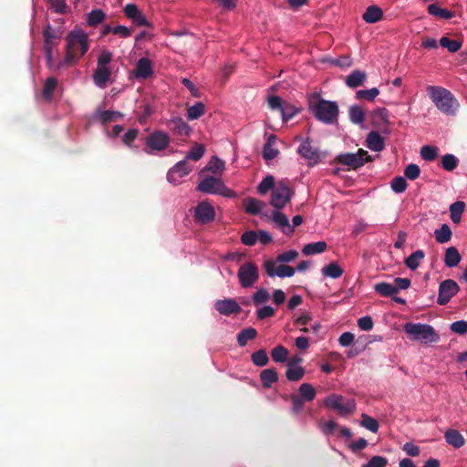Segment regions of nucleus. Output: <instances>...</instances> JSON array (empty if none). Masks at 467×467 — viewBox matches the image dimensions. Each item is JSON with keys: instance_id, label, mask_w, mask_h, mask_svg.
I'll return each instance as SVG.
<instances>
[{"instance_id": "nucleus-1", "label": "nucleus", "mask_w": 467, "mask_h": 467, "mask_svg": "<svg viewBox=\"0 0 467 467\" xmlns=\"http://www.w3.org/2000/svg\"><path fill=\"white\" fill-rule=\"evenodd\" d=\"M66 41L65 58L56 66L57 70L65 66L76 64L89 48L88 36L80 28L70 31L66 37Z\"/></svg>"}, {"instance_id": "nucleus-2", "label": "nucleus", "mask_w": 467, "mask_h": 467, "mask_svg": "<svg viewBox=\"0 0 467 467\" xmlns=\"http://www.w3.org/2000/svg\"><path fill=\"white\" fill-rule=\"evenodd\" d=\"M308 104L310 111L319 121L325 124L337 122L339 109L337 102L326 100L319 94L314 93L309 98Z\"/></svg>"}, {"instance_id": "nucleus-3", "label": "nucleus", "mask_w": 467, "mask_h": 467, "mask_svg": "<svg viewBox=\"0 0 467 467\" xmlns=\"http://www.w3.org/2000/svg\"><path fill=\"white\" fill-rule=\"evenodd\" d=\"M427 91L441 112L447 116L456 115L460 104L450 90L438 86H429Z\"/></svg>"}, {"instance_id": "nucleus-4", "label": "nucleus", "mask_w": 467, "mask_h": 467, "mask_svg": "<svg viewBox=\"0 0 467 467\" xmlns=\"http://www.w3.org/2000/svg\"><path fill=\"white\" fill-rule=\"evenodd\" d=\"M403 327L405 333L414 341L432 343L440 339L433 327L428 324L408 322Z\"/></svg>"}, {"instance_id": "nucleus-5", "label": "nucleus", "mask_w": 467, "mask_h": 467, "mask_svg": "<svg viewBox=\"0 0 467 467\" xmlns=\"http://www.w3.org/2000/svg\"><path fill=\"white\" fill-rule=\"evenodd\" d=\"M372 157L363 149H358L355 153L347 152L337 155L334 162L348 166V170H358L365 163L372 161Z\"/></svg>"}, {"instance_id": "nucleus-6", "label": "nucleus", "mask_w": 467, "mask_h": 467, "mask_svg": "<svg viewBox=\"0 0 467 467\" xmlns=\"http://www.w3.org/2000/svg\"><path fill=\"white\" fill-rule=\"evenodd\" d=\"M171 142L170 135L163 130H154L145 138V148L143 151L147 154L165 150Z\"/></svg>"}, {"instance_id": "nucleus-7", "label": "nucleus", "mask_w": 467, "mask_h": 467, "mask_svg": "<svg viewBox=\"0 0 467 467\" xmlns=\"http://www.w3.org/2000/svg\"><path fill=\"white\" fill-rule=\"evenodd\" d=\"M199 192L209 194H220L226 197L234 195V192L228 189L220 178L208 176L197 186Z\"/></svg>"}, {"instance_id": "nucleus-8", "label": "nucleus", "mask_w": 467, "mask_h": 467, "mask_svg": "<svg viewBox=\"0 0 467 467\" xmlns=\"http://www.w3.org/2000/svg\"><path fill=\"white\" fill-rule=\"evenodd\" d=\"M294 194L293 190L288 186L285 181H280L274 188L271 196V205L280 210L290 202Z\"/></svg>"}, {"instance_id": "nucleus-9", "label": "nucleus", "mask_w": 467, "mask_h": 467, "mask_svg": "<svg viewBox=\"0 0 467 467\" xmlns=\"http://www.w3.org/2000/svg\"><path fill=\"white\" fill-rule=\"evenodd\" d=\"M327 407L337 410L340 415H348L356 410V402L351 399H345L341 395L332 394L324 400Z\"/></svg>"}, {"instance_id": "nucleus-10", "label": "nucleus", "mask_w": 467, "mask_h": 467, "mask_svg": "<svg viewBox=\"0 0 467 467\" xmlns=\"http://www.w3.org/2000/svg\"><path fill=\"white\" fill-rule=\"evenodd\" d=\"M237 275L243 287H251L259 278L258 268L252 262L244 263L240 266Z\"/></svg>"}, {"instance_id": "nucleus-11", "label": "nucleus", "mask_w": 467, "mask_h": 467, "mask_svg": "<svg viewBox=\"0 0 467 467\" xmlns=\"http://www.w3.org/2000/svg\"><path fill=\"white\" fill-rule=\"evenodd\" d=\"M459 291L460 286L454 280L446 279L441 282L439 285L437 303L440 306H445L455 295H457Z\"/></svg>"}, {"instance_id": "nucleus-12", "label": "nucleus", "mask_w": 467, "mask_h": 467, "mask_svg": "<svg viewBox=\"0 0 467 467\" xmlns=\"http://www.w3.org/2000/svg\"><path fill=\"white\" fill-rule=\"evenodd\" d=\"M297 152L308 161L310 166L316 165L323 158L320 150L311 145L309 138H307L300 144Z\"/></svg>"}, {"instance_id": "nucleus-13", "label": "nucleus", "mask_w": 467, "mask_h": 467, "mask_svg": "<svg viewBox=\"0 0 467 467\" xmlns=\"http://www.w3.org/2000/svg\"><path fill=\"white\" fill-rule=\"evenodd\" d=\"M195 220L201 224H207L215 218V211L208 202H201L194 212Z\"/></svg>"}, {"instance_id": "nucleus-14", "label": "nucleus", "mask_w": 467, "mask_h": 467, "mask_svg": "<svg viewBox=\"0 0 467 467\" xmlns=\"http://www.w3.org/2000/svg\"><path fill=\"white\" fill-rule=\"evenodd\" d=\"M266 274L274 277L277 275L279 277H291L295 275V269L286 265H280L277 268H275V262L272 259H269L264 264Z\"/></svg>"}, {"instance_id": "nucleus-15", "label": "nucleus", "mask_w": 467, "mask_h": 467, "mask_svg": "<svg viewBox=\"0 0 467 467\" xmlns=\"http://www.w3.org/2000/svg\"><path fill=\"white\" fill-rule=\"evenodd\" d=\"M192 167L190 166L186 160L177 162L167 173V180L171 183H179L180 180L188 175Z\"/></svg>"}, {"instance_id": "nucleus-16", "label": "nucleus", "mask_w": 467, "mask_h": 467, "mask_svg": "<svg viewBox=\"0 0 467 467\" xmlns=\"http://www.w3.org/2000/svg\"><path fill=\"white\" fill-rule=\"evenodd\" d=\"M215 309L223 316H231L233 314H239L242 310L238 303L232 298L217 300L214 304Z\"/></svg>"}, {"instance_id": "nucleus-17", "label": "nucleus", "mask_w": 467, "mask_h": 467, "mask_svg": "<svg viewBox=\"0 0 467 467\" xmlns=\"http://www.w3.org/2000/svg\"><path fill=\"white\" fill-rule=\"evenodd\" d=\"M153 74L152 63L147 57H141L138 60L134 76L137 79H147Z\"/></svg>"}, {"instance_id": "nucleus-18", "label": "nucleus", "mask_w": 467, "mask_h": 467, "mask_svg": "<svg viewBox=\"0 0 467 467\" xmlns=\"http://www.w3.org/2000/svg\"><path fill=\"white\" fill-rule=\"evenodd\" d=\"M167 127L173 135L179 137H187L191 132L190 126L182 118H174L169 120Z\"/></svg>"}, {"instance_id": "nucleus-19", "label": "nucleus", "mask_w": 467, "mask_h": 467, "mask_svg": "<svg viewBox=\"0 0 467 467\" xmlns=\"http://www.w3.org/2000/svg\"><path fill=\"white\" fill-rule=\"evenodd\" d=\"M272 220L278 227H280L284 234L290 236L295 232L294 227L290 225L289 220L285 213L279 211H275L272 215Z\"/></svg>"}, {"instance_id": "nucleus-20", "label": "nucleus", "mask_w": 467, "mask_h": 467, "mask_svg": "<svg viewBox=\"0 0 467 467\" xmlns=\"http://www.w3.org/2000/svg\"><path fill=\"white\" fill-rule=\"evenodd\" d=\"M111 76V70L109 67H99L97 66L93 73L94 84L99 88H105Z\"/></svg>"}, {"instance_id": "nucleus-21", "label": "nucleus", "mask_w": 467, "mask_h": 467, "mask_svg": "<svg viewBox=\"0 0 467 467\" xmlns=\"http://www.w3.org/2000/svg\"><path fill=\"white\" fill-rule=\"evenodd\" d=\"M366 146L373 151H381L385 149V140L377 131H370L366 139Z\"/></svg>"}, {"instance_id": "nucleus-22", "label": "nucleus", "mask_w": 467, "mask_h": 467, "mask_svg": "<svg viewBox=\"0 0 467 467\" xmlns=\"http://www.w3.org/2000/svg\"><path fill=\"white\" fill-rule=\"evenodd\" d=\"M444 439L449 445L455 449L462 447L465 443L464 437L455 429H448L444 433Z\"/></svg>"}, {"instance_id": "nucleus-23", "label": "nucleus", "mask_w": 467, "mask_h": 467, "mask_svg": "<svg viewBox=\"0 0 467 467\" xmlns=\"http://www.w3.org/2000/svg\"><path fill=\"white\" fill-rule=\"evenodd\" d=\"M367 78V74L364 71H361L359 69H356L352 71L347 78H346V85L350 88H356L358 87H360L363 85L364 81Z\"/></svg>"}, {"instance_id": "nucleus-24", "label": "nucleus", "mask_w": 467, "mask_h": 467, "mask_svg": "<svg viewBox=\"0 0 467 467\" xmlns=\"http://www.w3.org/2000/svg\"><path fill=\"white\" fill-rule=\"evenodd\" d=\"M383 17V11L378 5H369L364 12L362 18L368 24H374L380 21Z\"/></svg>"}, {"instance_id": "nucleus-25", "label": "nucleus", "mask_w": 467, "mask_h": 467, "mask_svg": "<svg viewBox=\"0 0 467 467\" xmlns=\"http://www.w3.org/2000/svg\"><path fill=\"white\" fill-rule=\"evenodd\" d=\"M276 136L272 134L267 138L266 143L264 146L263 150V157L265 160L270 161L275 159L278 153L279 150L274 147V145L276 142Z\"/></svg>"}, {"instance_id": "nucleus-26", "label": "nucleus", "mask_w": 467, "mask_h": 467, "mask_svg": "<svg viewBox=\"0 0 467 467\" xmlns=\"http://www.w3.org/2000/svg\"><path fill=\"white\" fill-rule=\"evenodd\" d=\"M462 256L456 247H448L445 251L444 264L447 267H455L461 262Z\"/></svg>"}, {"instance_id": "nucleus-27", "label": "nucleus", "mask_w": 467, "mask_h": 467, "mask_svg": "<svg viewBox=\"0 0 467 467\" xmlns=\"http://www.w3.org/2000/svg\"><path fill=\"white\" fill-rule=\"evenodd\" d=\"M260 379L264 388L269 389L278 380V374L275 368H266L261 371Z\"/></svg>"}, {"instance_id": "nucleus-28", "label": "nucleus", "mask_w": 467, "mask_h": 467, "mask_svg": "<svg viewBox=\"0 0 467 467\" xmlns=\"http://www.w3.org/2000/svg\"><path fill=\"white\" fill-rule=\"evenodd\" d=\"M244 210L247 213L257 215L261 210L265 206V203L255 198H246L244 201Z\"/></svg>"}, {"instance_id": "nucleus-29", "label": "nucleus", "mask_w": 467, "mask_h": 467, "mask_svg": "<svg viewBox=\"0 0 467 467\" xmlns=\"http://www.w3.org/2000/svg\"><path fill=\"white\" fill-rule=\"evenodd\" d=\"M96 117L99 119V121L102 124H106L121 119L123 117V114L119 111L98 110Z\"/></svg>"}, {"instance_id": "nucleus-30", "label": "nucleus", "mask_w": 467, "mask_h": 467, "mask_svg": "<svg viewBox=\"0 0 467 467\" xmlns=\"http://www.w3.org/2000/svg\"><path fill=\"white\" fill-rule=\"evenodd\" d=\"M44 44L57 45L55 40H58L62 36V31L56 30L50 25H47L43 31Z\"/></svg>"}, {"instance_id": "nucleus-31", "label": "nucleus", "mask_w": 467, "mask_h": 467, "mask_svg": "<svg viewBox=\"0 0 467 467\" xmlns=\"http://www.w3.org/2000/svg\"><path fill=\"white\" fill-rule=\"evenodd\" d=\"M327 247V244L324 241L309 243L303 247L302 252L305 255H312L325 252Z\"/></svg>"}, {"instance_id": "nucleus-32", "label": "nucleus", "mask_w": 467, "mask_h": 467, "mask_svg": "<svg viewBox=\"0 0 467 467\" xmlns=\"http://www.w3.org/2000/svg\"><path fill=\"white\" fill-rule=\"evenodd\" d=\"M297 395L306 402L314 400L317 396V392L310 383H303L298 388Z\"/></svg>"}, {"instance_id": "nucleus-33", "label": "nucleus", "mask_w": 467, "mask_h": 467, "mask_svg": "<svg viewBox=\"0 0 467 467\" xmlns=\"http://www.w3.org/2000/svg\"><path fill=\"white\" fill-rule=\"evenodd\" d=\"M257 336V331L254 327H247L241 330L237 335V342L240 347L246 346L249 340L254 339Z\"/></svg>"}, {"instance_id": "nucleus-34", "label": "nucleus", "mask_w": 467, "mask_h": 467, "mask_svg": "<svg viewBox=\"0 0 467 467\" xmlns=\"http://www.w3.org/2000/svg\"><path fill=\"white\" fill-rule=\"evenodd\" d=\"M106 18V14L101 9H93L88 14L87 24L95 27L101 24Z\"/></svg>"}, {"instance_id": "nucleus-35", "label": "nucleus", "mask_w": 467, "mask_h": 467, "mask_svg": "<svg viewBox=\"0 0 467 467\" xmlns=\"http://www.w3.org/2000/svg\"><path fill=\"white\" fill-rule=\"evenodd\" d=\"M374 289L382 296H392L398 293L397 286H394L393 285L387 282H380L374 285Z\"/></svg>"}, {"instance_id": "nucleus-36", "label": "nucleus", "mask_w": 467, "mask_h": 467, "mask_svg": "<svg viewBox=\"0 0 467 467\" xmlns=\"http://www.w3.org/2000/svg\"><path fill=\"white\" fill-rule=\"evenodd\" d=\"M425 254L422 250L413 252L404 261L406 266L410 270H415L419 267L420 261L424 258Z\"/></svg>"}, {"instance_id": "nucleus-37", "label": "nucleus", "mask_w": 467, "mask_h": 467, "mask_svg": "<svg viewBox=\"0 0 467 467\" xmlns=\"http://www.w3.org/2000/svg\"><path fill=\"white\" fill-rule=\"evenodd\" d=\"M349 119L354 124H362L365 120V111L358 105H352L349 108Z\"/></svg>"}, {"instance_id": "nucleus-38", "label": "nucleus", "mask_w": 467, "mask_h": 467, "mask_svg": "<svg viewBox=\"0 0 467 467\" xmlns=\"http://www.w3.org/2000/svg\"><path fill=\"white\" fill-rule=\"evenodd\" d=\"M451 230L450 226L443 223L440 229H436L434 232L435 239L440 244H445L451 238Z\"/></svg>"}, {"instance_id": "nucleus-39", "label": "nucleus", "mask_w": 467, "mask_h": 467, "mask_svg": "<svg viewBox=\"0 0 467 467\" xmlns=\"http://www.w3.org/2000/svg\"><path fill=\"white\" fill-rule=\"evenodd\" d=\"M428 12L430 15L438 16L444 19H450L454 16V13L448 9H443L436 4H431L428 6Z\"/></svg>"}, {"instance_id": "nucleus-40", "label": "nucleus", "mask_w": 467, "mask_h": 467, "mask_svg": "<svg viewBox=\"0 0 467 467\" xmlns=\"http://www.w3.org/2000/svg\"><path fill=\"white\" fill-rule=\"evenodd\" d=\"M343 272V269L336 262H331L330 264L322 268V273L324 275L334 279L340 277Z\"/></svg>"}, {"instance_id": "nucleus-41", "label": "nucleus", "mask_w": 467, "mask_h": 467, "mask_svg": "<svg viewBox=\"0 0 467 467\" xmlns=\"http://www.w3.org/2000/svg\"><path fill=\"white\" fill-rule=\"evenodd\" d=\"M205 152V147L202 144L195 143L191 150L187 152L185 159L186 161L192 160L194 161H199L202 158Z\"/></svg>"}, {"instance_id": "nucleus-42", "label": "nucleus", "mask_w": 467, "mask_h": 467, "mask_svg": "<svg viewBox=\"0 0 467 467\" xmlns=\"http://www.w3.org/2000/svg\"><path fill=\"white\" fill-rule=\"evenodd\" d=\"M205 106L202 102H196L193 106L189 107L187 109V118L190 120L199 119L204 114Z\"/></svg>"}, {"instance_id": "nucleus-43", "label": "nucleus", "mask_w": 467, "mask_h": 467, "mask_svg": "<svg viewBox=\"0 0 467 467\" xmlns=\"http://www.w3.org/2000/svg\"><path fill=\"white\" fill-rule=\"evenodd\" d=\"M288 350L282 345H277L271 351L272 359L277 363H283L287 360Z\"/></svg>"}, {"instance_id": "nucleus-44", "label": "nucleus", "mask_w": 467, "mask_h": 467, "mask_svg": "<svg viewBox=\"0 0 467 467\" xmlns=\"http://www.w3.org/2000/svg\"><path fill=\"white\" fill-rule=\"evenodd\" d=\"M276 186L275 181L273 175L265 176L257 186V191L260 194L264 195L270 190H274Z\"/></svg>"}, {"instance_id": "nucleus-45", "label": "nucleus", "mask_w": 467, "mask_h": 467, "mask_svg": "<svg viewBox=\"0 0 467 467\" xmlns=\"http://www.w3.org/2000/svg\"><path fill=\"white\" fill-rule=\"evenodd\" d=\"M305 368L301 366L287 367L285 377L289 381H299L305 375Z\"/></svg>"}, {"instance_id": "nucleus-46", "label": "nucleus", "mask_w": 467, "mask_h": 467, "mask_svg": "<svg viewBox=\"0 0 467 467\" xmlns=\"http://www.w3.org/2000/svg\"><path fill=\"white\" fill-rule=\"evenodd\" d=\"M251 359L254 365L257 367H265L269 362V358L265 349H259L251 355Z\"/></svg>"}, {"instance_id": "nucleus-47", "label": "nucleus", "mask_w": 467, "mask_h": 467, "mask_svg": "<svg viewBox=\"0 0 467 467\" xmlns=\"http://www.w3.org/2000/svg\"><path fill=\"white\" fill-rule=\"evenodd\" d=\"M360 424L362 427L366 428L367 430L370 431L373 433L378 432L379 429V422L374 418L365 413L361 415Z\"/></svg>"}, {"instance_id": "nucleus-48", "label": "nucleus", "mask_w": 467, "mask_h": 467, "mask_svg": "<svg viewBox=\"0 0 467 467\" xmlns=\"http://www.w3.org/2000/svg\"><path fill=\"white\" fill-rule=\"evenodd\" d=\"M459 160L453 154L447 153L441 158V166L445 171H451L457 168Z\"/></svg>"}, {"instance_id": "nucleus-49", "label": "nucleus", "mask_w": 467, "mask_h": 467, "mask_svg": "<svg viewBox=\"0 0 467 467\" xmlns=\"http://www.w3.org/2000/svg\"><path fill=\"white\" fill-rule=\"evenodd\" d=\"M57 86V80L56 78H47L43 88V97L46 100H50Z\"/></svg>"}, {"instance_id": "nucleus-50", "label": "nucleus", "mask_w": 467, "mask_h": 467, "mask_svg": "<svg viewBox=\"0 0 467 467\" xmlns=\"http://www.w3.org/2000/svg\"><path fill=\"white\" fill-rule=\"evenodd\" d=\"M205 170L213 173H217L224 170V161L216 156L211 158L207 163Z\"/></svg>"}, {"instance_id": "nucleus-51", "label": "nucleus", "mask_w": 467, "mask_h": 467, "mask_svg": "<svg viewBox=\"0 0 467 467\" xmlns=\"http://www.w3.org/2000/svg\"><path fill=\"white\" fill-rule=\"evenodd\" d=\"M440 45L442 47L447 48L450 52L455 53L458 50H460V48L462 47V42H460L459 40L450 39L447 36H442L440 39Z\"/></svg>"}, {"instance_id": "nucleus-52", "label": "nucleus", "mask_w": 467, "mask_h": 467, "mask_svg": "<svg viewBox=\"0 0 467 467\" xmlns=\"http://www.w3.org/2000/svg\"><path fill=\"white\" fill-rule=\"evenodd\" d=\"M379 94V90L377 88H372L370 89H360L356 92V99L373 101Z\"/></svg>"}, {"instance_id": "nucleus-53", "label": "nucleus", "mask_w": 467, "mask_h": 467, "mask_svg": "<svg viewBox=\"0 0 467 467\" xmlns=\"http://www.w3.org/2000/svg\"><path fill=\"white\" fill-rule=\"evenodd\" d=\"M420 156L427 161H432L438 157V148L425 145L420 149Z\"/></svg>"}, {"instance_id": "nucleus-54", "label": "nucleus", "mask_w": 467, "mask_h": 467, "mask_svg": "<svg viewBox=\"0 0 467 467\" xmlns=\"http://www.w3.org/2000/svg\"><path fill=\"white\" fill-rule=\"evenodd\" d=\"M299 112V109L294 105L285 102L281 110L282 119L287 121L295 117Z\"/></svg>"}, {"instance_id": "nucleus-55", "label": "nucleus", "mask_w": 467, "mask_h": 467, "mask_svg": "<svg viewBox=\"0 0 467 467\" xmlns=\"http://www.w3.org/2000/svg\"><path fill=\"white\" fill-rule=\"evenodd\" d=\"M269 298V292L265 288H260L253 295V302L255 306L266 303Z\"/></svg>"}, {"instance_id": "nucleus-56", "label": "nucleus", "mask_w": 467, "mask_h": 467, "mask_svg": "<svg viewBox=\"0 0 467 467\" xmlns=\"http://www.w3.org/2000/svg\"><path fill=\"white\" fill-rule=\"evenodd\" d=\"M289 400L292 403V412L295 415H298L301 410H303L304 403L306 402L301 397H299L297 394L293 393L289 396Z\"/></svg>"}, {"instance_id": "nucleus-57", "label": "nucleus", "mask_w": 467, "mask_h": 467, "mask_svg": "<svg viewBox=\"0 0 467 467\" xmlns=\"http://www.w3.org/2000/svg\"><path fill=\"white\" fill-rule=\"evenodd\" d=\"M390 186L393 192L397 193H401L406 191L408 183L405 178L401 176H397L392 180Z\"/></svg>"}, {"instance_id": "nucleus-58", "label": "nucleus", "mask_w": 467, "mask_h": 467, "mask_svg": "<svg viewBox=\"0 0 467 467\" xmlns=\"http://www.w3.org/2000/svg\"><path fill=\"white\" fill-rule=\"evenodd\" d=\"M56 45L44 44L45 58H46V62H47V67L49 69H53L55 67L54 55H53V48Z\"/></svg>"}, {"instance_id": "nucleus-59", "label": "nucleus", "mask_w": 467, "mask_h": 467, "mask_svg": "<svg viewBox=\"0 0 467 467\" xmlns=\"http://www.w3.org/2000/svg\"><path fill=\"white\" fill-rule=\"evenodd\" d=\"M420 174V169L417 164L410 163L404 170V175L409 180L414 181L419 178Z\"/></svg>"}, {"instance_id": "nucleus-60", "label": "nucleus", "mask_w": 467, "mask_h": 467, "mask_svg": "<svg viewBox=\"0 0 467 467\" xmlns=\"http://www.w3.org/2000/svg\"><path fill=\"white\" fill-rule=\"evenodd\" d=\"M113 56L112 53L108 49L101 50L98 61L97 66L99 67H109L110 62L112 61Z\"/></svg>"}, {"instance_id": "nucleus-61", "label": "nucleus", "mask_w": 467, "mask_h": 467, "mask_svg": "<svg viewBox=\"0 0 467 467\" xmlns=\"http://www.w3.org/2000/svg\"><path fill=\"white\" fill-rule=\"evenodd\" d=\"M450 329L451 332L458 335H465L467 334V321L459 320L451 324Z\"/></svg>"}, {"instance_id": "nucleus-62", "label": "nucleus", "mask_w": 467, "mask_h": 467, "mask_svg": "<svg viewBox=\"0 0 467 467\" xmlns=\"http://www.w3.org/2000/svg\"><path fill=\"white\" fill-rule=\"evenodd\" d=\"M298 256V253L296 250H289L277 255L275 263H288L295 260Z\"/></svg>"}, {"instance_id": "nucleus-63", "label": "nucleus", "mask_w": 467, "mask_h": 467, "mask_svg": "<svg viewBox=\"0 0 467 467\" xmlns=\"http://www.w3.org/2000/svg\"><path fill=\"white\" fill-rule=\"evenodd\" d=\"M140 130L138 129H130L122 137V142L128 146L131 147L133 141L137 139Z\"/></svg>"}, {"instance_id": "nucleus-64", "label": "nucleus", "mask_w": 467, "mask_h": 467, "mask_svg": "<svg viewBox=\"0 0 467 467\" xmlns=\"http://www.w3.org/2000/svg\"><path fill=\"white\" fill-rule=\"evenodd\" d=\"M388 465V460L383 456H373L368 463L362 467H386Z\"/></svg>"}]
</instances>
